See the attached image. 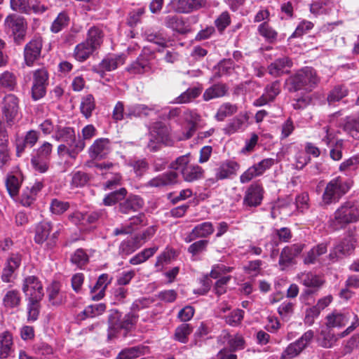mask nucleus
Here are the masks:
<instances>
[{
	"instance_id": "f257e3e1",
	"label": "nucleus",
	"mask_w": 359,
	"mask_h": 359,
	"mask_svg": "<svg viewBox=\"0 0 359 359\" xmlns=\"http://www.w3.org/2000/svg\"><path fill=\"white\" fill-rule=\"evenodd\" d=\"M320 81L316 71L312 67H306L290 76L286 84L290 92L300 90H311L315 88Z\"/></svg>"
},
{
	"instance_id": "f03ea898",
	"label": "nucleus",
	"mask_w": 359,
	"mask_h": 359,
	"mask_svg": "<svg viewBox=\"0 0 359 359\" xmlns=\"http://www.w3.org/2000/svg\"><path fill=\"white\" fill-rule=\"evenodd\" d=\"M359 220V204L355 201H346L341 205L334 213L331 225L334 229L344 228L347 224Z\"/></svg>"
},
{
	"instance_id": "7ed1b4c3",
	"label": "nucleus",
	"mask_w": 359,
	"mask_h": 359,
	"mask_svg": "<svg viewBox=\"0 0 359 359\" xmlns=\"http://www.w3.org/2000/svg\"><path fill=\"white\" fill-rule=\"evenodd\" d=\"M102 43V32L96 27H91L86 41L76 46L74 50V58L79 61H86L93 53L100 47Z\"/></svg>"
},
{
	"instance_id": "20e7f679",
	"label": "nucleus",
	"mask_w": 359,
	"mask_h": 359,
	"mask_svg": "<svg viewBox=\"0 0 359 359\" xmlns=\"http://www.w3.org/2000/svg\"><path fill=\"white\" fill-rule=\"evenodd\" d=\"M138 316L133 311L125 315L121 318V314L116 310H111L109 316L108 339L111 340L118 337L121 330H129L136 323Z\"/></svg>"
},
{
	"instance_id": "39448f33",
	"label": "nucleus",
	"mask_w": 359,
	"mask_h": 359,
	"mask_svg": "<svg viewBox=\"0 0 359 359\" xmlns=\"http://www.w3.org/2000/svg\"><path fill=\"white\" fill-rule=\"evenodd\" d=\"M190 156V154L188 153L179 156L169 165V168L174 170V171L180 170L183 179L189 182L201 179L203 172L202 168L199 165L189 164Z\"/></svg>"
},
{
	"instance_id": "423d86ee",
	"label": "nucleus",
	"mask_w": 359,
	"mask_h": 359,
	"mask_svg": "<svg viewBox=\"0 0 359 359\" xmlns=\"http://www.w3.org/2000/svg\"><path fill=\"white\" fill-rule=\"evenodd\" d=\"M350 184L341 177L332 179L325 186L322 201L325 205L337 203L350 189Z\"/></svg>"
},
{
	"instance_id": "0eeeda50",
	"label": "nucleus",
	"mask_w": 359,
	"mask_h": 359,
	"mask_svg": "<svg viewBox=\"0 0 359 359\" xmlns=\"http://www.w3.org/2000/svg\"><path fill=\"white\" fill-rule=\"evenodd\" d=\"M353 316V321L351 322V325L348 326L344 332L339 333V334H335L330 328H327L326 330H322L320 334V337L318 339V342L320 346L328 348L332 347L339 338H342L351 332H352L356 327L359 325V319L356 314Z\"/></svg>"
},
{
	"instance_id": "6e6552de",
	"label": "nucleus",
	"mask_w": 359,
	"mask_h": 359,
	"mask_svg": "<svg viewBox=\"0 0 359 359\" xmlns=\"http://www.w3.org/2000/svg\"><path fill=\"white\" fill-rule=\"evenodd\" d=\"M22 291L27 300H42L44 295L43 285L39 278L35 276H28L23 279Z\"/></svg>"
},
{
	"instance_id": "1a4fd4ad",
	"label": "nucleus",
	"mask_w": 359,
	"mask_h": 359,
	"mask_svg": "<svg viewBox=\"0 0 359 359\" xmlns=\"http://www.w3.org/2000/svg\"><path fill=\"white\" fill-rule=\"evenodd\" d=\"M1 111L7 125H13L19 113V100L13 94L6 95L2 102Z\"/></svg>"
},
{
	"instance_id": "9d476101",
	"label": "nucleus",
	"mask_w": 359,
	"mask_h": 359,
	"mask_svg": "<svg viewBox=\"0 0 359 359\" xmlns=\"http://www.w3.org/2000/svg\"><path fill=\"white\" fill-rule=\"evenodd\" d=\"M48 84V73L45 68L38 69L33 72L32 97L34 100H38L46 95Z\"/></svg>"
},
{
	"instance_id": "9b49d317",
	"label": "nucleus",
	"mask_w": 359,
	"mask_h": 359,
	"mask_svg": "<svg viewBox=\"0 0 359 359\" xmlns=\"http://www.w3.org/2000/svg\"><path fill=\"white\" fill-rule=\"evenodd\" d=\"M313 338L312 330L306 332L299 339L287 346L280 359H292L297 357L309 345Z\"/></svg>"
},
{
	"instance_id": "f8f14e48",
	"label": "nucleus",
	"mask_w": 359,
	"mask_h": 359,
	"mask_svg": "<svg viewBox=\"0 0 359 359\" xmlns=\"http://www.w3.org/2000/svg\"><path fill=\"white\" fill-rule=\"evenodd\" d=\"M11 6L13 11L25 13H29L31 11L42 13L48 8L40 0H11Z\"/></svg>"
},
{
	"instance_id": "ddd939ff",
	"label": "nucleus",
	"mask_w": 359,
	"mask_h": 359,
	"mask_svg": "<svg viewBox=\"0 0 359 359\" xmlns=\"http://www.w3.org/2000/svg\"><path fill=\"white\" fill-rule=\"evenodd\" d=\"M206 0H170L168 6L178 13L188 14L205 7Z\"/></svg>"
},
{
	"instance_id": "4468645a",
	"label": "nucleus",
	"mask_w": 359,
	"mask_h": 359,
	"mask_svg": "<svg viewBox=\"0 0 359 359\" xmlns=\"http://www.w3.org/2000/svg\"><path fill=\"white\" fill-rule=\"evenodd\" d=\"M5 26L11 32L16 41H21L26 33L25 19L16 15H10L5 20Z\"/></svg>"
},
{
	"instance_id": "2eb2a0df",
	"label": "nucleus",
	"mask_w": 359,
	"mask_h": 359,
	"mask_svg": "<svg viewBox=\"0 0 359 359\" xmlns=\"http://www.w3.org/2000/svg\"><path fill=\"white\" fill-rule=\"evenodd\" d=\"M111 151V142L108 138H98L94 141L88 149V154L92 158L102 159Z\"/></svg>"
},
{
	"instance_id": "dca6fc26",
	"label": "nucleus",
	"mask_w": 359,
	"mask_h": 359,
	"mask_svg": "<svg viewBox=\"0 0 359 359\" xmlns=\"http://www.w3.org/2000/svg\"><path fill=\"white\" fill-rule=\"evenodd\" d=\"M178 174L173 170L158 175L151 179L146 184L147 187L161 188L172 186L177 183Z\"/></svg>"
},
{
	"instance_id": "f3484780",
	"label": "nucleus",
	"mask_w": 359,
	"mask_h": 359,
	"mask_svg": "<svg viewBox=\"0 0 359 359\" xmlns=\"http://www.w3.org/2000/svg\"><path fill=\"white\" fill-rule=\"evenodd\" d=\"M355 249L353 241L350 239H344L337 243L329 254V258L331 261L335 262L338 259L351 255Z\"/></svg>"
},
{
	"instance_id": "a211bd4d",
	"label": "nucleus",
	"mask_w": 359,
	"mask_h": 359,
	"mask_svg": "<svg viewBox=\"0 0 359 359\" xmlns=\"http://www.w3.org/2000/svg\"><path fill=\"white\" fill-rule=\"evenodd\" d=\"M263 193L264 189L260 184L257 183L252 184L245 192L243 204L250 207L259 205L263 199Z\"/></svg>"
},
{
	"instance_id": "6ab92c4d",
	"label": "nucleus",
	"mask_w": 359,
	"mask_h": 359,
	"mask_svg": "<svg viewBox=\"0 0 359 359\" xmlns=\"http://www.w3.org/2000/svg\"><path fill=\"white\" fill-rule=\"evenodd\" d=\"M304 248L302 243H295L290 246L285 247L280 253L279 264L283 268L288 266L292 263L294 259L299 255Z\"/></svg>"
},
{
	"instance_id": "aec40b11",
	"label": "nucleus",
	"mask_w": 359,
	"mask_h": 359,
	"mask_svg": "<svg viewBox=\"0 0 359 359\" xmlns=\"http://www.w3.org/2000/svg\"><path fill=\"white\" fill-rule=\"evenodd\" d=\"M42 48V40L41 38H36L29 41L25 47V61L28 66L32 65L40 56Z\"/></svg>"
},
{
	"instance_id": "412c9836",
	"label": "nucleus",
	"mask_w": 359,
	"mask_h": 359,
	"mask_svg": "<svg viewBox=\"0 0 359 359\" xmlns=\"http://www.w3.org/2000/svg\"><path fill=\"white\" fill-rule=\"evenodd\" d=\"M354 314L334 311L326 316L325 325L327 328H341L347 324L351 317L353 318Z\"/></svg>"
},
{
	"instance_id": "4be33fe9",
	"label": "nucleus",
	"mask_w": 359,
	"mask_h": 359,
	"mask_svg": "<svg viewBox=\"0 0 359 359\" xmlns=\"http://www.w3.org/2000/svg\"><path fill=\"white\" fill-rule=\"evenodd\" d=\"M239 164L233 161H225L219 164L215 169V178L217 180H222L236 175L239 170Z\"/></svg>"
},
{
	"instance_id": "5701e85b",
	"label": "nucleus",
	"mask_w": 359,
	"mask_h": 359,
	"mask_svg": "<svg viewBox=\"0 0 359 359\" xmlns=\"http://www.w3.org/2000/svg\"><path fill=\"white\" fill-rule=\"evenodd\" d=\"M124 62L125 57L123 55L108 56L103 59L98 66L94 67L93 71L97 73L113 71Z\"/></svg>"
},
{
	"instance_id": "b1692460",
	"label": "nucleus",
	"mask_w": 359,
	"mask_h": 359,
	"mask_svg": "<svg viewBox=\"0 0 359 359\" xmlns=\"http://www.w3.org/2000/svg\"><path fill=\"white\" fill-rule=\"evenodd\" d=\"M102 214V212H76L69 215V218L76 225L86 226L96 222Z\"/></svg>"
},
{
	"instance_id": "393cba45",
	"label": "nucleus",
	"mask_w": 359,
	"mask_h": 359,
	"mask_svg": "<svg viewBox=\"0 0 359 359\" xmlns=\"http://www.w3.org/2000/svg\"><path fill=\"white\" fill-rule=\"evenodd\" d=\"M214 232V227L211 222H205L196 225L192 231L185 237L184 241L190 243L198 238H206Z\"/></svg>"
},
{
	"instance_id": "a878e982",
	"label": "nucleus",
	"mask_w": 359,
	"mask_h": 359,
	"mask_svg": "<svg viewBox=\"0 0 359 359\" xmlns=\"http://www.w3.org/2000/svg\"><path fill=\"white\" fill-rule=\"evenodd\" d=\"M48 298L53 306H60L67 300L66 292L61 290L60 284L53 282L47 289Z\"/></svg>"
},
{
	"instance_id": "bb28decb",
	"label": "nucleus",
	"mask_w": 359,
	"mask_h": 359,
	"mask_svg": "<svg viewBox=\"0 0 359 359\" xmlns=\"http://www.w3.org/2000/svg\"><path fill=\"white\" fill-rule=\"evenodd\" d=\"M168 135V128L161 123H156L151 128L150 132V142L148 144L152 150L156 149V146H153V143H161L167 140Z\"/></svg>"
},
{
	"instance_id": "cd10ccee",
	"label": "nucleus",
	"mask_w": 359,
	"mask_h": 359,
	"mask_svg": "<svg viewBox=\"0 0 359 359\" xmlns=\"http://www.w3.org/2000/svg\"><path fill=\"white\" fill-rule=\"evenodd\" d=\"M22 295L17 289L10 288L4 291L2 305L7 309H13L21 305Z\"/></svg>"
},
{
	"instance_id": "c85d7f7f",
	"label": "nucleus",
	"mask_w": 359,
	"mask_h": 359,
	"mask_svg": "<svg viewBox=\"0 0 359 359\" xmlns=\"http://www.w3.org/2000/svg\"><path fill=\"white\" fill-rule=\"evenodd\" d=\"M292 65V62L291 60L287 57H285L277 59L273 62H272L268 67V71L271 76L278 77L284 74L288 73L289 70L287 69L290 68Z\"/></svg>"
},
{
	"instance_id": "c756f323",
	"label": "nucleus",
	"mask_w": 359,
	"mask_h": 359,
	"mask_svg": "<svg viewBox=\"0 0 359 359\" xmlns=\"http://www.w3.org/2000/svg\"><path fill=\"white\" fill-rule=\"evenodd\" d=\"M165 25L180 34H186L191 31V27L182 17L168 15L164 20Z\"/></svg>"
},
{
	"instance_id": "7c9ffc66",
	"label": "nucleus",
	"mask_w": 359,
	"mask_h": 359,
	"mask_svg": "<svg viewBox=\"0 0 359 359\" xmlns=\"http://www.w3.org/2000/svg\"><path fill=\"white\" fill-rule=\"evenodd\" d=\"M111 283L109 276L107 273L100 275L95 285L90 288L91 298L94 301L102 299L105 294V290Z\"/></svg>"
},
{
	"instance_id": "2f4dec72",
	"label": "nucleus",
	"mask_w": 359,
	"mask_h": 359,
	"mask_svg": "<svg viewBox=\"0 0 359 359\" xmlns=\"http://www.w3.org/2000/svg\"><path fill=\"white\" fill-rule=\"evenodd\" d=\"M43 187L42 182H36L30 187L23 189L20 197V203L23 206H29L36 200V195Z\"/></svg>"
},
{
	"instance_id": "473e14b6",
	"label": "nucleus",
	"mask_w": 359,
	"mask_h": 359,
	"mask_svg": "<svg viewBox=\"0 0 359 359\" xmlns=\"http://www.w3.org/2000/svg\"><path fill=\"white\" fill-rule=\"evenodd\" d=\"M144 205V201L138 196H130L125 201L120 203L119 210L124 214H128L131 211H137Z\"/></svg>"
},
{
	"instance_id": "72a5a7b5",
	"label": "nucleus",
	"mask_w": 359,
	"mask_h": 359,
	"mask_svg": "<svg viewBox=\"0 0 359 359\" xmlns=\"http://www.w3.org/2000/svg\"><path fill=\"white\" fill-rule=\"evenodd\" d=\"M52 138L57 142H69L75 140L76 138L75 130L69 126H56L55 133Z\"/></svg>"
},
{
	"instance_id": "f704fd0d",
	"label": "nucleus",
	"mask_w": 359,
	"mask_h": 359,
	"mask_svg": "<svg viewBox=\"0 0 359 359\" xmlns=\"http://www.w3.org/2000/svg\"><path fill=\"white\" fill-rule=\"evenodd\" d=\"M220 337H222L224 342L227 343L231 351H236L245 348V340L239 334L231 335L228 332L223 331Z\"/></svg>"
},
{
	"instance_id": "c9c22d12",
	"label": "nucleus",
	"mask_w": 359,
	"mask_h": 359,
	"mask_svg": "<svg viewBox=\"0 0 359 359\" xmlns=\"http://www.w3.org/2000/svg\"><path fill=\"white\" fill-rule=\"evenodd\" d=\"M227 91L228 88L226 84L222 83H216L205 90L203 98L205 101H209L224 96Z\"/></svg>"
},
{
	"instance_id": "e433bc0d",
	"label": "nucleus",
	"mask_w": 359,
	"mask_h": 359,
	"mask_svg": "<svg viewBox=\"0 0 359 359\" xmlns=\"http://www.w3.org/2000/svg\"><path fill=\"white\" fill-rule=\"evenodd\" d=\"M327 251V244L321 243L312 248L305 255L304 262L305 264H314L318 261L319 257Z\"/></svg>"
},
{
	"instance_id": "4c0bfd02",
	"label": "nucleus",
	"mask_w": 359,
	"mask_h": 359,
	"mask_svg": "<svg viewBox=\"0 0 359 359\" xmlns=\"http://www.w3.org/2000/svg\"><path fill=\"white\" fill-rule=\"evenodd\" d=\"M13 351L12 334L8 332L0 335V359L6 358Z\"/></svg>"
},
{
	"instance_id": "58836bf2",
	"label": "nucleus",
	"mask_w": 359,
	"mask_h": 359,
	"mask_svg": "<svg viewBox=\"0 0 359 359\" xmlns=\"http://www.w3.org/2000/svg\"><path fill=\"white\" fill-rule=\"evenodd\" d=\"M154 109V107H148L145 104H135L128 105L126 108V117L132 118L133 117L148 116L150 111H153Z\"/></svg>"
},
{
	"instance_id": "ea45409f",
	"label": "nucleus",
	"mask_w": 359,
	"mask_h": 359,
	"mask_svg": "<svg viewBox=\"0 0 359 359\" xmlns=\"http://www.w3.org/2000/svg\"><path fill=\"white\" fill-rule=\"evenodd\" d=\"M138 239L139 238L136 237L122 241L119 246V253L122 255H128L135 252L142 244Z\"/></svg>"
},
{
	"instance_id": "a19ab883",
	"label": "nucleus",
	"mask_w": 359,
	"mask_h": 359,
	"mask_svg": "<svg viewBox=\"0 0 359 359\" xmlns=\"http://www.w3.org/2000/svg\"><path fill=\"white\" fill-rule=\"evenodd\" d=\"M41 300L29 299L27 304V319L28 322H34L37 320L41 310Z\"/></svg>"
},
{
	"instance_id": "79ce46f5",
	"label": "nucleus",
	"mask_w": 359,
	"mask_h": 359,
	"mask_svg": "<svg viewBox=\"0 0 359 359\" xmlns=\"http://www.w3.org/2000/svg\"><path fill=\"white\" fill-rule=\"evenodd\" d=\"M71 177L70 186L73 189L86 186L90 179L88 173L81 170L72 172Z\"/></svg>"
},
{
	"instance_id": "37998d69",
	"label": "nucleus",
	"mask_w": 359,
	"mask_h": 359,
	"mask_svg": "<svg viewBox=\"0 0 359 359\" xmlns=\"http://www.w3.org/2000/svg\"><path fill=\"white\" fill-rule=\"evenodd\" d=\"M69 17L65 12H61L53 20L50 27L51 32L57 34L67 27L69 23Z\"/></svg>"
},
{
	"instance_id": "c03bdc74",
	"label": "nucleus",
	"mask_w": 359,
	"mask_h": 359,
	"mask_svg": "<svg viewBox=\"0 0 359 359\" xmlns=\"http://www.w3.org/2000/svg\"><path fill=\"white\" fill-rule=\"evenodd\" d=\"M193 331V327L191 325L183 323L179 325L175 331L174 339L182 343L186 344L188 342L189 336Z\"/></svg>"
},
{
	"instance_id": "a18cd8bd",
	"label": "nucleus",
	"mask_w": 359,
	"mask_h": 359,
	"mask_svg": "<svg viewBox=\"0 0 359 359\" xmlns=\"http://www.w3.org/2000/svg\"><path fill=\"white\" fill-rule=\"evenodd\" d=\"M157 250L158 247L156 246L146 248L130 258L129 262L133 265H137L144 263L152 257Z\"/></svg>"
},
{
	"instance_id": "49530a36",
	"label": "nucleus",
	"mask_w": 359,
	"mask_h": 359,
	"mask_svg": "<svg viewBox=\"0 0 359 359\" xmlns=\"http://www.w3.org/2000/svg\"><path fill=\"white\" fill-rule=\"evenodd\" d=\"M301 283L306 287H318L323 284V280L311 273H302L298 275Z\"/></svg>"
},
{
	"instance_id": "de8ad7c7",
	"label": "nucleus",
	"mask_w": 359,
	"mask_h": 359,
	"mask_svg": "<svg viewBox=\"0 0 359 359\" xmlns=\"http://www.w3.org/2000/svg\"><path fill=\"white\" fill-rule=\"evenodd\" d=\"M201 93V89L199 88H190L185 92L182 93L180 95L175 99L174 103L184 104L188 103L196 98Z\"/></svg>"
},
{
	"instance_id": "09e8293b",
	"label": "nucleus",
	"mask_w": 359,
	"mask_h": 359,
	"mask_svg": "<svg viewBox=\"0 0 359 359\" xmlns=\"http://www.w3.org/2000/svg\"><path fill=\"white\" fill-rule=\"evenodd\" d=\"M68 149V156L72 160H76L79 153L85 148L86 144L83 140L75 139L72 142H67Z\"/></svg>"
},
{
	"instance_id": "8fccbe9b",
	"label": "nucleus",
	"mask_w": 359,
	"mask_h": 359,
	"mask_svg": "<svg viewBox=\"0 0 359 359\" xmlns=\"http://www.w3.org/2000/svg\"><path fill=\"white\" fill-rule=\"evenodd\" d=\"M238 107L235 104L226 102L222 104L218 109L215 118L217 121H222L225 118L232 116L236 113Z\"/></svg>"
},
{
	"instance_id": "3c124183",
	"label": "nucleus",
	"mask_w": 359,
	"mask_h": 359,
	"mask_svg": "<svg viewBox=\"0 0 359 359\" xmlns=\"http://www.w3.org/2000/svg\"><path fill=\"white\" fill-rule=\"evenodd\" d=\"M17 85L15 75L8 71L4 72L0 75V87L13 90Z\"/></svg>"
},
{
	"instance_id": "603ef678",
	"label": "nucleus",
	"mask_w": 359,
	"mask_h": 359,
	"mask_svg": "<svg viewBox=\"0 0 359 359\" xmlns=\"http://www.w3.org/2000/svg\"><path fill=\"white\" fill-rule=\"evenodd\" d=\"M51 225L49 222L40 223L36 229L34 240L37 243H43L50 234Z\"/></svg>"
},
{
	"instance_id": "864d4df0",
	"label": "nucleus",
	"mask_w": 359,
	"mask_h": 359,
	"mask_svg": "<svg viewBox=\"0 0 359 359\" xmlns=\"http://www.w3.org/2000/svg\"><path fill=\"white\" fill-rule=\"evenodd\" d=\"M106 309V306L104 304H95L88 306L86 309L82 311L81 314L83 317H81V319H85L86 318H95L102 314Z\"/></svg>"
},
{
	"instance_id": "5fc2aeb1",
	"label": "nucleus",
	"mask_w": 359,
	"mask_h": 359,
	"mask_svg": "<svg viewBox=\"0 0 359 359\" xmlns=\"http://www.w3.org/2000/svg\"><path fill=\"white\" fill-rule=\"evenodd\" d=\"M244 313L245 312L243 310L237 309L222 318L224 319L226 324L230 326L236 327L241 323L244 318Z\"/></svg>"
},
{
	"instance_id": "6e6d98bb",
	"label": "nucleus",
	"mask_w": 359,
	"mask_h": 359,
	"mask_svg": "<svg viewBox=\"0 0 359 359\" xmlns=\"http://www.w3.org/2000/svg\"><path fill=\"white\" fill-rule=\"evenodd\" d=\"M95 107L94 97L91 95H87L82 98L80 109L86 118H89Z\"/></svg>"
},
{
	"instance_id": "4d7b16f0",
	"label": "nucleus",
	"mask_w": 359,
	"mask_h": 359,
	"mask_svg": "<svg viewBox=\"0 0 359 359\" xmlns=\"http://www.w3.org/2000/svg\"><path fill=\"white\" fill-rule=\"evenodd\" d=\"M144 35L148 41L153 42L163 47L167 45L168 41L166 37L160 32L149 29L145 32Z\"/></svg>"
},
{
	"instance_id": "13d9d810",
	"label": "nucleus",
	"mask_w": 359,
	"mask_h": 359,
	"mask_svg": "<svg viewBox=\"0 0 359 359\" xmlns=\"http://www.w3.org/2000/svg\"><path fill=\"white\" fill-rule=\"evenodd\" d=\"M127 194V190L125 188H121L107 195L103 199V203L105 205H113L117 202L121 201Z\"/></svg>"
},
{
	"instance_id": "bf43d9fd",
	"label": "nucleus",
	"mask_w": 359,
	"mask_h": 359,
	"mask_svg": "<svg viewBox=\"0 0 359 359\" xmlns=\"http://www.w3.org/2000/svg\"><path fill=\"white\" fill-rule=\"evenodd\" d=\"M21 184L20 175H8L6 180V186L9 194L14 197L18 193Z\"/></svg>"
},
{
	"instance_id": "052dcab7",
	"label": "nucleus",
	"mask_w": 359,
	"mask_h": 359,
	"mask_svg": "<svg viewBox=\"0 0 359 359\" xmlns=\"http://www.w3.org/2000/svg\"><path fill=\"white\" fill-rule=\"evenodd\" d=\"M258 32L261 36L269 42L276 41L278 36V33L267 22L260 24Z\"/></svg>"
},
{
	"instance_id": "680f3d73",
	"label": "nucleus",
	"mask_w": 359,
	"mask_h": 359,
	"mask_svg": "<svg viewBox=\"0 0 359 359\" xmlns=\"http://www.w3.org/2000/svg\"><path fill=\"white\" fill-rule=\"evenodd\" d=\"M69 208V203L67 201H63L57 198L51 200L50 204V210L53 214L62 215Z\"/></svg>"
},
{
	"instance_id": "e2e57ef3",
	"label": "nucleus",
	"mask_w": 359,
	"mask_h": 359,
	"mask_svg": "<svg viewBox=\"0 0 359 359\" xmlns=\"http://www.w3.org/2000/svg\"><path fill=\"white\" fill-rule=\"evenodd\" d=\"M88 261V255L81 248L77 249L71 257V262L79 268L87 264Z\"/></svg>"
},
{
	"instance_id": "0e129e2a",
	"label": "nucleus",
	"mask_w": 359,
	"mask_h": 359,
	"mask_svg": "<svg viewBox=\"0 0 359 359\" xmlns=\"http://www.w3.org/2000/svg\"><path fill=\"white\" fill-rule=\"evenodd\" d=\"M147 224V219L144 214H139L134 216L129 219V222L126 224V226L130 230V233L140 226Z\"/></svg>"
},
{
	"instance_id": "69168bd1",
	"label": "nucleus",
	"mask_w": 359,
	"mask_h": 359,
	"mask_svg": "<svg viewBox=\"0 0 359 359\" xmlns=\"http://www.w3.org/2000/svg\"><path fill=\"white\" fill-rule=\"evenodd\" d=\"M245 118L236 117L233 118L226 127L225 130L229 134H233L243 130Z\"/></svg>"
},
{
	"instance_id": "338daca9",
	"label": "nucleus",
	"mask_w": 359,
	"mask_h": 359,
	"mask_svg": "<svg viewBox=\"0 0 359 359\" xmlns=\"http://www.w3.org/2000/svg\"><path fill=\"white\" fill-rule=\"evenodd\" d=\"M231 18L228 12L222 13L215 20V25L219 32L223 31L230 25Z\"/></svg>"
},
{
	"instance_id": "774afa93",
	"label": "nucleus",
	"mask_w": 359,
	"mask_h": 359,
	"mask_svg": "<svg viewBox=\"0 0 359 359\" xmlns=\"http://www.w3.org/2000/svg\"><path fill=\"white\" fill-rule=\"evenodd\" d=\"M140 348L137 346L130 347L122 350L116 359H132L140 355Z\"/></svg>"
}]
</instances>
